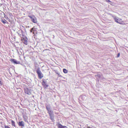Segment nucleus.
<instances>
[{
  "label": "nucleus",
  "mask_w": 128,
  "mask_h": 128,
  "mask_svg": "<svg viewBox=\"0 0 128 128\" xmlns=\"http://www.w3.org/2000/svg\"><path fill=\"white\" fill-rule=\"evenodd\" d=\"M114 20L116 22L121 24H124L125 23L121 18L116 16L113 17Z\"/></svg>",
  "instance_id": "f257e3e1"
},
{
  "label": "nucleus",
  "mask_w": 128,
  "mask_h": 128,
  "mask_svg": "<svg viewBox=\"0 0 128 128\" xmlns=\"http://www.w3.org/2000/svg\"><path fill=\"white\" fill-rule=\"evenodd\" d=\"M36 72L38 75V78L41 79L44 77L43 74L42 73L41 71H40L39 68L37 69L36 70Z\"/></svg>",
  "instance_id": "f03ea898"
},
{
  "label": "nucleus",
  "mask_w": 128,
  "mask_h": 128,
  "mask_svg": "<svg viewBox=\"0 0 128 128\" xmlns=\"http://www.w3.org/2000/svg\"><path fill=\"white\" fill-rule=\"evenodd\" d=\"M42 84L44 88H46L48 86V84L46 81L44 79H42Z\"/></svg>",
  "instance_id": "7ed1b4c3"
},
{
  "label": "nucleus",
  "mask_w": 128,
  "mask_h": 128,
  "mask_svg": "<svg viewBox=\"0 0 128 128\" xmlns=\"http://www.w3.org/2000/svg\"><path fill=\"white\" fill-rule=\"evenodd\" d=\"M46 109L48 111V113L49 114V116L53 114V112L52 111L50 110V108H48V106H46Z\"/></svg>",
  "instance_id": "20e7f679"
},
{
  "label": "nucleus",
  "mask_w": 128,
  "mask_h": 128,
  "mask_svg": "<svg viewBox=\"0 0 128 128\" xmlns=\"http://www.w3.org/2000/svg\"><path fill=\"white\" fill-rule=\"evenodd\" d=\"M25 92L28 94H31V90H30L28 88H26L25 90Z\"/></svg>",
  "instance_id": "39448f33"
},
{
  "label": "nucleus",
  "mask_w": 128,
  "mask_h": 128,
  "mask_svg": "<svg viewBox=\"0 0 128 128\" xmlns=\"http://www.w3.org/2000/svg\"><path fill=\"white\" fill-rule=\"evenodd\" d=\"M57 126L58 128H67L66 126H62L60 124H58L57 125Z\"/></svg>",
  "instance_id": "423d86ee"
},
{
  "label": "nucleus",
  "mask_w": 128,
  "mask_h": 128,
  "mask_svg": "<svg viewBox=\"0 0 128 128\" xmlns=\"http://www.w3.org/2000/svg\"><path fill=\"white\" fill-rule=\"evenodd\" d=\"M10 61L14 64H19L20 63V62L19 61H17L16 60L14 59H11Z\"/></svg>",
  "instance_id": "0eeeda50"
},
{
  "label": "nucleus",
  "mask_w": 128,
  "mask_h": 128,
  "mask_svg": "<svg viewBox=\"0 0 128 128\" xmlns=\"http://www.w3.org/2000/svg\"><path fill=\"white\" fill-rule=\"evenodd\" d=\"M19 125L20 126H23L24 125V122L23 121H21L19 122Z\"/></svg>",
  "instance_id": "6e6552de"
},
{
  "label": "nucleus",
  "mask_w": 128,
  "mask_h": 128,
  "mask_svg": "<svg viewBox=\"0 0 128 128\" xmlns=\"http://www.w3.org/2000/svg\"><path fill=\"white\" fill-rule=\"evenodd\" d=\"M32 22L35 23H36L37 22V20L36 18H32Z\"/></svg>",
  "instance_id": "1a4fd4ad"
},
{
  "label": "nucleus",
  "mask_w": 128,
  "mask_h": 128,
  "mask_svg": "<svg viewBox=\"0 0 128 128\" xmlns=\"http://www.w3.org/2000/svg\"><path fill=\"white\" fill-rule=\"evenodd\" d=\"M50 117V118L52 120H53L54 119V116L53 114L49 116Z\"/></svg>",
  "instance_id": "9d476101"
},
{
  "label": "nucleus",
  "mask_w": 128,
  "mask_h": 128,
  "mask_svg": "<svg viewBox=\"0 0 128 128\" xmlns=\"http://www.w3.org/2000/svg\"><path fill=\"white\" fill-rule=\"evenodd\" d=\"M63 72L64 73H67L68 72V70L64 68L63 69Z\"/></svg>",
  "instance_id": "9b49d317"
},
{
  "label": "nucleus",
  "mask_w": 128,
  "mask_h": 128,
  "mask_svg": "<svg viewBox=\"0 0 128 128\" xmlns=\"http://www.w3.org/2000/svg\"><path fill=\"white\" fill-rule=\"evenodd\" d=\"M11 123L12 126H14L15 127H16V126L15 124V122L13 120H12Z\"/></svg>",
  "instance_id": "f8f14e48"
},
{
  "label": "nucleus",
  "mask_w": 128,
  "mask_h": 128,
  "mask_svg": "<svg viewBox=\"0 0 128 128\" xmlns=\"http://www.w3.org/2000/svg\"><path fill=\"white\" fill-rule=\"evenodd\" d=\"M2 21L4 24H5L7 22V21L4 19L2 20Z\"/></svg>",
  "instance_id": "ddd939ff"
},
{
  "label": "nucleus",
  "mask_w": 128,
  "mask_h": 128,
  "mask_svg": "<svg viewBox=\"0 0 128 128\" xmlns=\"http://www.w3.org/2000/svg\"><path fill=\"white\" fill-rule=\"evenodd\" d=\"M5 128H10L9 126H5Z\"/></svg>",
  "instance_id": "4468645a"
},
{
  "label": "nucleus",
  "mask_w": 128,
  "mask_h": 128,
  "mask_svg": "<svg viewBox=\"0 0 128 128\" xmlns=\"http://www.w3.org/2000/svg\"><path fill=\"white\" fill-rule=\"evenodd\" d=\"M106 2H110L111 1L110 0H106Z\"/></svg>",
  "instance_id": "2eb2a0df"
},
{
  "label": "nucleus",
  "mask_w": 128,
  "mask_h": 128,
  "mask_svg": "<svg viewBox=\"0 0 128 128\" xmlns=\"http://www.w3.org/2000/svg\"><path fill=\"white\" fill-rule=\"evenodd\" d=\"M120 56V53H118V55H117V57L118 58V57H119Z\"/></svg>",
  "instance_id": "dca6fc26"
},
{
  "label": "nucleus",
  "mask_w": 128,
  "mask_h": 128,
  "mask_svg": "<svg viewBox=\"0 0 128 128\" xmlns=\"http://www.w3.org/2000/svg\"><path fill=\"white\" fill-rule=\"evenodd\" d=\"M30 31L31 32H32V28L30 30Z\"/></svg>",
  "instance_id": "f3484780"
},
{
  "label": "nucleus",
  "mask_w": 128,
  "mask_h": 128,
  "mask_svg": "<svg viewBox=\"0 0 128 128\" xmlns=\"http://www.w3.org/2000/svg\"><path fill=\"white\" fill-rule=\"evenodd\" d=\"M58 74V75H59V76H60V77H61V76H61V75H60V74Z\"/></svg>",
  "instance_id": "a211bd4d"
},
{
  "label": "nucleus",
  "mask_w": 128,
  "mask_h": 128,
  "mask_svg": "<svg viewBox=\"0 0 128 128\" xmlns=\"http://www.w3.org/2000/svg\"><path fill=\"white\" fill-rule=\"evenodd\" d=\"M29 17L31 18L32 19V17L31 16H29Z\"/></svg>",
  "instance_id": "6ab92c4d"
},
{
  "label": "nucleus",
  "mask_w": 128,
  "mask_h": 128,
  "mask_svg": "<svg viewBox=\"0 0 128 128\" xmlns=\"http://www.w3.org/2000/svg\"><path fill=\"white\" fill-rule=\"evenodd\" d=\"M87 127L88 128H90L89 126L88 127Z\"/></svg>",
  "instance_id": "aec40b11"
},
{
  "label": "nucleus",
  "mask_w": 128,
  "mask_h": 128,
  "mask_svg": "<svg viewBox=\"0 0 128 128\" xmlns=\"http://www.w3.org/2000/svg\"><path fill=\"white\" fill-rule=\"evenodd\" d=\"M32 30H33V28H32Z\"/></svg>",
  "instance_id": "412c9836"
}]
</instances>
